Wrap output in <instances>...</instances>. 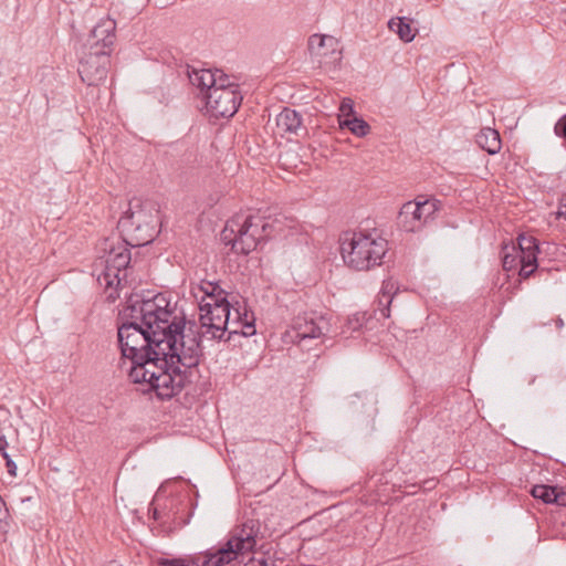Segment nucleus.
I'll return each mask as SVG.
<instances>
[{"mask_svg": "<svg viewBox=\"0 0 566 566\" xmlns=\"http://www.w3.org/2000/svg\"><path fill=\"white\" fill-rule=\"evenodd\" d=\"M256 524L248 523L238 534L232 535L224 544L216 549L200 553L189 559L161 558L158 566H223L238 558L255 544Z\"/></svg>", "mask_w": 566, "mask_h": 566, "instance_id": "f03ea898", "label": "nucleus"}, {"mask_svg": "<svg viewBox=\"0 0 566 566\" xmlns=\"http://www.w3.org/2000/svg\"><path fill=\"white\" fill-rule=\"evenodd\" d=\"M9 442L4 434H0V453L8 451Z\"/></svg>", "mask_w": 566, "mask_h": 566, "instance_id": "72a5a7b5", "label": "nucleus"}, {"mask_svg": "<svg viewBox=\"0 0 566 566\" xmlns=\"http://www.w3.org/2000/svg\"><path fill=\"white\" fill-rule=\"evenodd\" d=\"M200 324L202 335L210 334L214 339H222L230 318L231 304L227 297H219L216 302L199 303Z\"/></svg>", "mask_w": 566, "mask_h": 566, "instance_id": "0eeeda50", "label": "nucleus"}, {"mask_svg": "<svg viewBox=\"0 0 566 566\" xmlns=\"http://www.w3.org/2000/svg\"><path fill=\"white\" fill-rule=\"evenodd\" d=\"M188 77L193 86L200 88L202 96L209 94L216 85L214 71L209 69L191 67L188 71Z\"/></svg>", "mask_w": 566, "mask_h": 566, "instance_id": "f3484780", "label": "nucleus"}, {"mask_svg": "<svg viewBox=\"0 0 566 566\" xmlns=\"http://www.w3.org/2000/svg\"><path fill=\"white\" fill-rule=\"evenodd\" d=\"M105 566H122L117 560H111Z\"/></svg>", "mask_w": 566, "mask_h": 566, "instance_id": "f704fd0d", "label": "nucleus"}, {"mask_svg": "<svg viewBox=\"0 0 566 566\" xmlns=\"http://www.w3.org/2000/svg\"><path fill=\"white\" fill-rule=\"evenodd\" d=\"M276 126L283 133L298 135L302 127V115L295 109L284 107L276 116Z\"/></svg>", "mask_w": 566, "mask_h": 566, "instance_id": "dca6fc26", "label": "nucleus"}, {"mask_svg": "<svg viewBox=\"0 0 566 566\" xmlns=\"http://www.w3.org/2000/svg\"><path fill=\"white\" fill-rule=\"evenodd\" d=\"M207 109L212 117H232L242 102L240 92L213 88L205 94Z\"/></svg>", "mask_w": 566, "mask_h": 566, "instance_id": "1a4fd4ad", "label": "nucleus"}, {"mask_svg": "<svg viewBox=\"0 0 566 566\" xmlns=\"http://www.w3.org/2000/svg\"><path fill=\"white\" fill-rule=\"evenodd\" d=\"M553 504H557L559 506H566V492L562 489L557 488V492L553 497Z\"/></svg>", "mask_w": 566, "mask_h": 566, "instance_id": "7c9ffc66", "label": "nucleus"}, {"mask_svg": "<svg viewBox=\"0 0 566 566\" xmlns=\"http://www.w3.org/2000/svg\"><path fill=\"white\" fill-rule=\"evenodd\" d=\"M365 323V315L364 314H355L353 316H349L347 318L346 325L347 328L355 332L361 328V326Z\"/></svg>", "mask_w": 566, "mask_h": 566, "instance_id": "bb28decb", "label": "nucleus"}, {"mask_svg": "<svg viewBox=\"0 0 566 566\" xmlns=\"http://www.w3.org/2000/svg\"><path fill=\"white\" fill-rule=\"evenodd\" d=\"M78 74L87 85H98L106 80L111 64V51H96L81 48L78 51Z\"/></svg>", "mask_w": 566, "mask_h": 566, "instance_id": "6e6552de", "label": "nucleus"}, {"mask_svg": "<svg viewBox=\"0 0 566 566\" xmlns=\"http://www.w3.org/2000/svg\"><path fill=\"white\" fill-rule=\"evenodd\" d=\"M557 492V486L536 484L532 488L531 494L535 499L542 500L546 504H553V497Z\"/></svg>", "mask_w": 566, "mask_h": 566, "instance_id": "b1692460", "label": "nucleus"}, {"mask_svg": "<svg viewBox=\"0 0 566 566\" xmlns=\"http://www.w3.org/2000/svg\"><path fill=\"white\" fill-rule=\"evenodd\" d=\"M556 325H557V327H558V328H562V327L564 326V322H563V319H562V318H558V319L556 321Z\"/></svg>", "mask_w": 566, "mask_h": 566, "instance_id": "e433bc0d", "label": "nucleus"}, {"mask_svg": "<svg viewBox=\"0 0 566 566\" xmlns=\"http://www.w3.org/2000/svg\"><path fill=\"white\" fill-rule=\"evenodd\" d=\"M117 339L130 363V380L147 385L160 399H170L192 381L202 356L197 324L170 310L163 294H132L119 312Z\"/></svg>", "mask_w": 566, "mask_h": 566, "instance_id": "f257e3e1", "label": "nucleus"}, {"mask_svg": "<svg viewBox=\"0 0 566 566\" xmlns=\"http://www.w3.org/2000/svg\"><path fill=\"white\" fill-rule=\"evenodd\" d=\"M6 505V502L2 500V497L0 496V509H2L3 506Z\"/></svg>", "mask_w": 566, "mask_h": 566, "instance_id": "4c0bfd02", "label": "nucleus"}, {"mask_svg": "<svg viewBox=\"0 0 566 566\" xmlns=\"http://www.w3.org/2000/svg\"><path fill=\"white\" fill-rule=\"evenodd\" d=\"M155 226L142 224L130 222L128 218H120L118 221V229L123 233L122 239L129 247H144L153 242L156 231Z\"/></svg>", "mask_w": 566, "mask_h": 566, "instance_id": "f8f14e48", "label": "nucleus"}, {"mask_svg": "<svg viewBox=\"0 0 566 566\" xmlns=\"http://www.w3.org/2000/svg\"><path fill=\"white\" fill-rule=\"evenodd\" d=\"M397 224L407 232L420 230L426 224V221L421 217L419 206L413 201L403 203L397 217Z\"/></svg>", "mask_w": 566, "mask_h": 566, "instance_id": "ddd939ff", "label": "nucleus"}, {"mask_svg": "<svg viewBox=\"0 0 566 566\" xmlns=\"http://www.w3.org/2000/svg\"><path fill=\"white\" fill-rule=\"evenodd\" d=\"M153 206L150 202H142L139 199H133L129 201V208L122 218H128L130 222L148 226H155L157 223L156 216L151 212Z\"/></svg>", "mask_w": 566, "mask_h": 566, "instance_id": "4468645a", "label": "nucleus"}, {"mask_svg": "<svg viewBox=\"0 0 566 566\" xmlns=\"http://www.w3.org/2000/svg\"><path fill=\"white\" fill-rule=\"evenodd\" d=\"M293 342L302 344L307 339L325 337L329 332V323L323 315L316 313H304L294 318Z\"/></svg>", "mask_w": 566, "mask_h": 566, "instance_id": "9d476101", "label": "nucleus"}, {"mask_svg": "<svg viewBox=\"0 0 566 566\" xmlns=\"http://www.w3.org/2000/svg\"><path fill=\"white\" fill-rule=\"evenodd\" d=\"M214 78L216 85L213 88L239 92L238 85L232 83L229 75L224 74L221 70H214Z\"/></svg>", "mask_w": 566, "mask_h": 566, "instance_id": "a878e982", "label": "nucleus"}, {"mask_svg": "<svg viewBox=\"0 0 566 566\" xmlns=\"http://www.w3.org/2000/svg\"><path fill=\"white\" fill-rule=\"evenodd\" d=\"M339 124L342 127H347L352 132V134H354L357 137H364L370 130L369 124L361 117L357 116H353L352 118H345L343 120L340 119Z\"/></svg>", "mask_w": 566, "mask_h": 566, "instance_id": "4be33fe9", "label": "nucleus"}, {"mask_svg": "<svg viewBox=\"0 0 566 566\" xmlns=\"http://www.w3.org/2000/svg\"><path fill=\"white\" fill-rule=\"evenodd\" d=\"M126 242H104V271L102 273L106 286L119 285L127 277V268L132 261V254Z\"/></svg>", "mask_w": 566, "mask_h": 566, "instance_id": "423d86ee", "label": "nucleus"}, {"mask_svg": "<svg viewBox=\"0 0 566 566\" xmlns=\"http://www.w3.org/2000/svg\"><path fill=\"white\" fill-rule=\"evenodd\" d=\"M475 142L480 148L490 155H495L501 150L502 143L496 129L484 127L475 136Z\"/></svg>", "mask_w": 566, "mask_h": 566, "instance_id": "a211bd4d", "label": "nucleus"}, {"mask_svg": "<svg viewBox=\"0 0 566 566\" xmlns=\"http://www.w3.org/2000/svg\"><path fill=\"white\" fill-rule=\"evenodd\" d=\"M388 28L390 31L395 32L401 41L406 43L411 42L416 36V32L407 22V18L390 19L388 22Z\"/></svg>", "mask_w": 566, "mask_h": 566, "instance_id": "412c9836", "label": "nucleus"}, {"mask_svg": "<svg viewBox=\"0 0 566 566\" xmlns=\"http://www.w3.org/2000/svg\"><path fill=\"white\" fill-rule=\"evenodd\" d=\"M307 45L312 55L324 57L336 52L338 41L332 35L313 34L308 38Z\"/></svg>", "mask_w": 566, "mask_h": 566, "instance_id": "2eb2a0df", "label": "nucleus"}, {"mask_svg": "<svg viewBox=\"0 0 566 566\" xmlns=\"http://www.w3.org/2000/svg\"><path fill=\"white\" fill-rule=\"evenodd\" d=\"M6 468H7L8 473L11 476H17V469L18 468H17L15 462L12 459H8V461L6 462Z\"/></svg>", "mask_w": 566, "mask_h": 566, "instance_id": "2f4dec72", "label": "nucleus"}, {"mask_svg": "<svg viewBox=\"0 0 566 566\" xmlns=\"http://www.w3.org/2000/svg\"><path fill=\"white\" fill-rule=\"evenodd\" d=\"M116 21L111 18L99 20V22L91 30L87 39L81 48L96 50V51H111L116 41Z\"/></svg>", "mask_w": 566, "mask_h": 566, "instance_id": "9b49d317", "label": "nucleus"}, {"mask_svg": "<svg viewBox=\"0 0 566 566\" xmlns=\"http://www.w3.org/2000/svg\"><path fill=\"white\" fill-rule=\"evenodd\" d=\"M237 314H238V317L242 321V324H243V329H242L241 333L244 336L254 335L255 334L254 323H253V321H249L248 319V313L247 312L244 313V317L243 318L241 317V314H240L239 311H237Z\"/></svg>", "mask_w": 566, "mask_h": 566, "instance_id": "c85d7f7f", "label": "nucleus"}, {"mask_svg": "<svg viewBox=\"0 0 566 566\" xmlns=\"http://www.w3.org/2000/svg\"><path fill=\"white\" fill-rule=\"evenodd\" d=\"M339 111L344 117L348 118L349 116H355L353 101L350 98H344L340 103Z\"/></svg>", "mask_w": 566, "mask_h": 566, "instance_id": "c756f323", "label": "nucleus"}, {"mask_svg": "<svg viewBox=\"0 0 566 566\" xmlns=\"http://www.w3.org/2000/svg\"><path fill=\"white\" fill-rule=\"evenodd\" d=\"M200 290L203 292L205 302H216L219 297H227V293L213 282H203L200 285Z\"/></svg>", "mask_w": 566, "mask_h": 566, "instance_id": "393cba45", "label": "nucleus"}, {"mask_svg": "<svg viewBox=\"0 0 566 566\" xmlns=\"http://www.w3.org/2000/svg\"><path fill=\"white\" fill-rule=\"evenodd\" d=\"M10 530V514L6 505L0 509V534H7Z\"/></svg>", "mask_w": 566, "mask_h": 566, "instance_id": "cd10ccee", "label": "nucleus"}, {"mask_svg": "<svg viewBox=\"0 0 566 566\" xmlns=\"http://www.w3.org/2000/svg\"><path fill=\"white\" fill-rule=\"evenodd\" d=\"M0 454L6 460V462L8 461V459H11L10 454L8 453V451L1 452Z\"/></svg>", "mask_w": 566, "mask_h": 566, "instance_id": "c9c22d12", "label": "nucleus"}, {"mask_svg": "<svg viewBox=\"0 0 566 566\" xmlns=\"http://www.w3.org/2000/svg\"><path fill=\"white\" fill-rule=\"evenodd\" d=\"M398 291V287L396 283L392 280H386L382 282L380 296L378 300L379 306H382L380 308L381 315L385 318H388L390 316V310L389 306L392 302L394 296L396 295Z\"/></svg>", "mask_w": 566, "mask_h": 566, "instance_id": "aec40b11", "label": "nucleus"}, {"mask_svg": "<svg viewBox=\"0 0 566 566\" xmlns=\"http://www.w3.org/2000/svg\"><path fill=\"white\" fill-rule=\"evenodd\" d=\"M273 229L274 224L265 217L250 214L242 221L240 217L229 220L221 237L226 244H231L233 252L248 255L270 237Z\"/></svg>", "mask_w": 566, "mask_h": 566, "instance_id": "7ed1b4c3", "label": "nucleus"}, {"mask_svg": "<svg viewBox=\"0 0 566 566\" xmlns=\"http://www.w3.org/2000/svg\"><path fill=\"white\" fill-rule=\"evenodd\" d=\"M387 245V240L382 238L354 232L348 241L342 242L340 253L349 268L364 271L381 263L388 250Z\"/></svg>", "mask_w": 566, "mask_h": 566, "instance_id": "20e7f679", "label": "nucleus"}, {"mask_svg": "<svg viewBox=\"0 0 566 566\" xmlns=\"http://www.w3.org/2000/svg\"><path fill=\"white\" fill-rule=\"evenodd\" d=\"M248 523H255L256 524V530L258 531H256L255 537H254L255 544L250 549H247L238 558L232 559L231 562L235 560V562H238L240 564H243V566H269L270 565V560L264 555H262L260 557H255L254 555L250 556V554L253 552L254 547L258 544V536H259V533H260V524H259L258 521L249 520V521L244 522L242 524L241 528L239 531H237L233 535L238 534L242 528H244V525H247Z\"/></svg>", "mask_w": 566, "mask_h": 566, "instance_id": "6ab92c4d", "label": "nucleus"}, {"mask_svg": "<svg viewBox=\"0 0 566 566\" xmlns=\"http://www.w3.org/2000/svg\"><path fill=\"white\" fill-rule=\"evenodd\" d=\"M418 197L413 202L419 206V211L421 212L422 219L428 222L429 219L433 217V214L440 209L441 202L437 199H420Z\"/></svg>", "mask_w": 566, "mask_h": 566, "instance_id": "5701e85b", "label": "nucleus"}, {"mask_svg": "<svg viewBox=\"0 0 566 566\" xmlns=\"http://www.w3.org/2000/svg\"><path fill=\"white\" fill-rule=\"evenodd\" d=\"M557 214H558V217H563L566 219V196L563 198V200L559 205Z\"/></svg>", "mask_w": 566, "mask_h": 566, "instance_id": "473e14b6", "label": "nucleus"}, {"mask_svg": "<svg viewBox=\"0 0 566 566\" xmlns=\"http://www.w3.org/2000/svg\"><path fill=\"white\" fill-rule=\"evenodd\" d=\"M538 252L539 247L537 240L532 235L522 233L517 237L516 244H513L511 248L507 245L503 248V270L509 272L515 269L517 263H520L518 275L521 279L527 280L534 272L543 270L538 266Z\"/></svg>", "mask_w": 566, "mask_h": 566, "instance_id": "39448f33", "label": "nucleus"}]
</instances>
